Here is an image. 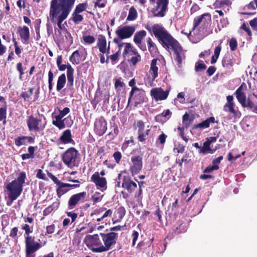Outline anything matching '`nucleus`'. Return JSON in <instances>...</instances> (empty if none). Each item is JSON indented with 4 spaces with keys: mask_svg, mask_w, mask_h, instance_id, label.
Segmentation results:
<instances>
[{
    "mask_svg": "<svg viewBox=\"0 0 257 257\" xmlns=\"http://www.w3.org/2000/svg\"><path fill=\"white\" fill-rule=\"evenodd\" d=\"M152 31L163 47L166 46L168 48L171 47L176 55L175 60L180 66L182 64V49L178 42L175 40L165 28L160 25L158 24L153 25L152 27Z\"/></svg>",
    "mask_w": 257,
    "mask_h": 257,
    "instance_id": "nucleus-1",
    "label": "nucleus"
},
{
    "mask_svg": "<svg viewBox=\"0 0 257 257\" xmlns=\"http://www.w3.org/2000/svg\"><path fill=\"white\" fill-rule=\"evenodd\" d=\"M26 178V173L21 172L18 174L16 179L8 183L6 186L8 192V200L6 203L8 206H11L13 202L21 194Z\"/></svg>",
    "mask_w": 257,
    "mask_h": 257,
    "instance_id": "nucleus-2",
    "label": "nucleus"
},
{
    "mask_svg": "<svg viewBox=\"0 0 257 257\" xmlns=\"http://www.w3.org/2000/svg\"><path fill=\"white\" fill-rule=\"evenodd\" d=\"M22 229L25 231L26 257H36V252L41 248L42 245L35 241V236L30 235L33 231V226L28 224L22 225Z\"/></svg>",
    "mask_w": 257,
    "mask_h": 257,
    "instance_id": "nucleus-3",
    "label": "nucleus"
},
{
    "mask_svg": "<svg viewBox=\"0 0 257 257\" xmlns=\"http://www.w3.org/2000/svg\"><path fill=\"white\" fill-rule=\"evenodd\" d=\"M75 0H52L50 16H68Z\"/></svg>",
    "mask_w": 257,
    "mask_h": 257,
    "instance_id": "nucleus-4",
    "label": "nucleus"
},
{
    "mask_svg": "<svg viewBox=\"0 0 257 257\" xmlns=\"http://www.w3.org/2000/svg\"><path fill=\"white\" fill-rule=\"evenodd\" d=\"M246 89L247 86L246 84L244 82H242L240 86L236 89L234 94L242 107L248 108L257 114V105H255L249 98L247 99L246 98L245 91Z\"/></svg>",
    "mask_w": 257,
    "mask_h": 257,
    "instance_id": "nucleus-5",
    "label": "nucleus"
},
{
    "mask_svg": "<svg viewBox=\"0 0 257 257\" xmlns=\"http://www.w3.org/2000/svg\"><path fill=\"white\" fill-rule=\"evenodd\" d=\"M62 160L70 168L77 167L80 161V154L75 148L71 147L63 153Z\"/></svg>",
    "mask_w": 257,
    "mask_h": 257,
    "instance_id": "nucleus-6",
    "label": "nucleus"
},
{
    "mask_svg": "<svg viewBox=\"0 0 257 257\" xmlns=\"http://www.w3.org/2000/svg\"><path fill=\"white\" fill-rule=\"evenodd\" d=\"M100 235L104 243V245L93 249V252H102L109 250L116 242L118 234L114 232L100 233Z\"/></svg>",
    "mask_w": 257,
    "mask_h": 257,
    "instance_id": "nucleus-7",
    "label": "nucleus"
},
{
    "mask_svg": "<svg viewBox=\"0 0 257 257\" xmlns=\"http://www.w3.org/2000/svg\"><path fill=\"white\" fill-rule=\"evenodd\" d=\"M122 56L127 62L133 66H135L141 61V56L137 50L133 47L131 43H126Z\"/></svg>",
    "mask_w": 257,
    "mask_h": 257,
    "instance_id": "nucleus-8",
    "label": "nucleus"
},
{
    "mask_svg": "<svg viewBox=\"0 0 257 257\" xmlns=\"http://www.w3.org/2000/svg\"><path fill=\"white\" fill-rule=\"evenodd\" d=\"M28 130L30 132H40L43 131L46 123H43L40 118L35 117L33 114L28 116L26 120Z\"/></svg>",
    "mask_w": 257,
    "mask_h": 257,
    "instance_id": "nucleus-9",
    "label": "nucleus"
},
{
    "mask_svg": "<svg viewBox=\"0 0 257 257\" xmlns=\"http://www.w3.org/2000/svg\"><path fill=\"white\" fill-rule=\"evenodd\" d=\"M132 99L134 100L135 106H137L139 104L145 102V94L144 90L138 88L133 87L129 94L128 99V105L130 104Z\"/></svg>",
    "mask_w": 257,
    "mask_h": 257,
    "instance_id": "nucleus-10",
    "label": "nucleus"
},
{
    "mask_svg": "<svg viewBox=\"0 0 257 257\" xmlns=\"http://www.w3.org/2000/svg\"><path fill=\"white\" fill-rule=\"evenodd\" d=\"M211 17H199L197 19H194L193 30L198 27V30L204 34L207 32L208 28L211 26Z\"/></svg>",
    "mask_w": 257,
    "mask_h": 257,
    "instance_id": "nucleus-11",
    "label": "nucleus"
},
{
    "mask_svg": "<svg viewBox=\"0 0 257 257\" xmlns=\"http://www.w3.org/2000/svg\"><path fill=\"white\" fill-rule=\"evenodd\" d=\"M86 192L85 191L72 195L68 202V209H74L79 203H83L85 201Z\"/></svg>",
    "mask_w": 257,
    "mask_h": 257,
    "instance_id": "nucleus-12",
    "label": "nucleus"
},
{
    "mask_svg": "<svg viewBox=\"0 0 257 257\" xmlns=\"http://www.w3.org/2000/svg\"><path fill=\"white\" fill-rule=\"evenodd\" d=\"M84 242L88 248L92 251L93 249H96L97 248L94 247V246L99 247L101 246V245H103L98 234L86 235L84 238Z\"/></svg>",
    "mask_w": 257,
    "mask_h": 257,
    "instance_id": "nucleus-13",
    "label": "nucleus"
},
{
    "mask_svg": "<svg viewBox=\"0 0 257 257\" xmlns=\"http://www.w3.org/2000/svg\"><path fill=\"white\" fill-rule=\"evenodd\" d=\"M107 128V122L104 117L101 116L95 119L94 124V131L96 135L102 136L105 133Z\"/></svg>",
    "mask_w": 257,
    "mask_h": 257,
    "instance_id": "nucleus-14",
    "label": "nucleus"
},
{
    "mask_svg": "<svg viewBox=\"0 0 257 257\" xmlns=\"http://www.w3.org/2000/svg\"><path fill=\"white\" fill-rule=\"evenodd\" d=\"M143 159L140 156H133L131 158L133 165L130 167V172L133 176L138 174L143 168Z\"/></svg>",
    "mask_w": 257,
    "mask_h": 257,
    "instance_id": "nucleus-15",
    "label": "nucleus"
},
{
    "mask_svg": "<svg viewBox=\"0 0 257 257\" xmlns=\"http://www.w3.org/2000/svg\"><path fill=\"white\" fill-rule=\"evenodd\" d=\"M135 31V28L134 26H123L117 29L115 33L117 37L124 39L130 38Z\"/></svg>",
    "mask_w": 257,
    "mask_h": 257,
    "instance_id": "nucleus-16",
    "label": "nucleus"
},
{
    "mask_svg": "<svg viewBox=\"0 0 257 257\" xmlns=\"http://www.w3.org/2000/svg\"><path fill=\"white\" fill-rule=\"evenodd\" d=\"M169 93V90L164 91L161 87L154 88L151 90V95L156 101L166 99Z\"/></svg>",
    "mask_w": 257,
    "mask_h": 257,
    "instance_id": "nucleus-17",
    "label": "nucleus"
},
{
    "mask_svg": "<svg viewBox=\"0 0 257 257\" xmlns=\"http://www.w3.org/2000/svg\"><path fill=\"white\" fill-rule=\"evenodd\" d=\"M121 187L127 190L129 193H133L137 188V184L128 176H124L122 178Z\"/></svg>",
    "mask_w": 257,
    "mask_h": 257,
    "instance_id": "nucleus-18",
    "label": "nucleus"
},
{
    "mask_svg": "<svg viewBox=\"0 0 257 257\" xmlns=\"http://www.w3.org/2000/svg\"><path fill=\"white\" fill-rule=\"evenodd\" d=\"M91 180L95 183L96 186L102 188V191L107 188V181L104 177H100L98 172H95L91 177Z\"/></svg>",
    "mask_w": 257,
    "mask_h": 257,
    "instance_id": "nucleus-19",
    "label": "nucleus"
},
{
    "mask_svg": "<svg viewBox=\"0 0 257 257\" xmlns=\"http://www.w3.org/2000/svg\"><path fill=\"white\" fill-rule=\"evenodd\" d=\"M109 43H110V42H109ZM97 46L98 47L99 51L100 53L103 54L107 53V54L109 53L110 45L108 44V46L107 48H106L107 42L105 36L103 35H98Z\"/></svg>",
    "mask_w": 257,
    "mask_h": 257,
    "instance_id": "nucleus-20",
    "label": "nucleus"
},
{
    "mask_svg": "<svg viewBox=\"0 0 257 257\" xmlns=\"http://www.w3.org/2000/svg\"><path fill=\"white\" fill-rule=\"evenodd\" d=\"M217 138L215 137H210L207 138L206 141L203 143V148L201 151L203 153H207L208 154H213L217 150V148L211 149L210 145L213 142L216 141Z\"/></svg>",
    "mask_w": 257,
    "mask_h": 257,
    "instance_id": "nucleus-21",
    "label": "nucleus"
},
{
    "mask_svg": "<svg viewBox=\"0 0 257 257\" xmlns=\"http://www.w3.org/2000/svg\"><path fill=\"white\" fill-rule=\"evenodd\" d=\"M18 33L24 44L27 45L29 43L30 31L27 26L19 27Z\"/></svg>",
    "mask_w": 257,
    "mask_h": 257,
    "instance_id": "nucleus-22",
    "label": "nucleus"
},
{
    "mask_svg": "<svg viewBox=\"0 0 257 257\" xmlns=\"http://www.w3.org/2000/svg\"><path fill=\"white\" fill-rule=\"evenodd\" d=\"M35 141V137L22 136L15 139V144L16 146L20 147L22 145H27L28 144H33Z\"/></svg>",
    "mask_w": 257,
    "mask_h": 257,
    "instance_id": "nucleus-23",
    "label": "nucleus"
},
{
    "mask_svg": "<svg viewBox=\"0 0 257 257\" xmlns=\"http://www.w3.org/2000/svg\"><path fill=\"white\" fill-rule=\"evenodd\" d=\"M59 140L60 141L64 144L71 143L72 144H75L74 141L72 139V134L70 130H66L64 131L60 137Z\"/></svg>",
    "mask_w": 257,
    "mask_h": 257,
    "instance_id": "nucleus-24",
    "label": "nucleus"
},
{
    "mask_svg": "<svg viewBox=\"0 0 257 257\" xmlns=\"http://www.w3.org/2000/svg\"><path fill=\"white\" fill-rule=\"evenodd\" d=\"M215 122V118L213 116H210L201 122L194 125L192 127V129L208 128L209 127L210 123H214Z\"/></svg>",
    "mask_w": 257,
    "mask_h": 257,
    "instance_id": "nucleus-25",
    "label": "nucleus"
},
{
    "mask_svg": "<svg viewBox=\"0 0 257 257\" xmlns=\"http://www.w3.org/2000/svg\"><path fill=\"white\" fill-rule=\"evenodd\" d=\"M223 110L232 113L234 118H239L241 116V112L234 109V104H225L223 106Z\"/></svg>",
    "mask_w": 257,
    "mask_h": 257,
    "instance_id": "nucleus-26",
    "label": "nucleus"
},
{
    "mask_svg": "<svg viewBox=\"0 0 257 257\" xmlns=\"http://www.w3.org/2000/svg\"><path fill=\"white\" fill-rule=\"evenodd\" d=\"M82 57V52L76 50L70 56L69 60L73 64H78L83 60Z\"/></svg>",
    "mask_w": 257,
    "mask_h": 257,
    "instance_id": "nucleus-27",
    "label": "nucleus"
},
{
    "mask_svg": "<svg viewBox=\"0 0 257 257\" xmlns=\"http://www.w3.org/2000/svg\"><path fill=\"white\" fill-rule=\"evenodd\" d=\"M235 63V60L230 54L224 55L222 60V65L224 68H229L232 67Z\"/></svg>",
    "mask_w": 257,
    "mask_h": 257,
    "instance_id": "nucleus-28",
    "label": "nucleus"
},
{
    "mask_svg": "<svg viewBox=\"0 0 257 257\" xmlns=\"http://www.w3.org/2000/svg\"><path fill=\"white\" fill-rule=\"evenodd\" d=\"M157 61L158 59H153L151 63L150 72L151 74L153 81L158 76V67L157 66Z\"/></svg>",
    "mask_w": 257,
    "mask_h": 257,
    "instance_id": "nucleus-29",
    "label": "nucleus"
},
{
    "mask_svg": "<svg viewBox=\"0 0 257 257\" xmlns=\"http://www.w3.org/2000/svg\"><path fill=\"white\" fill-rule=\"evenodd\" d=\"M54 117L55 119L53 120L52 124L60 130L64 128L65 127L64 123L65 119H62L63 117L59 114L55 115Z\"/></svg>",
    "mask_w": 257,
    "mask_h": 257,
    "instance_id": "nucleus-30",
    "label": "nucleus"
},
{
    "mask_svg": "<svg viewBox=\"0 0 257 257\" xmlns=\"http://www.w3.org/2000/svg\"><path fill=\"white\" fill-rule=\"evenodd\" d=\"M147 33L145 30H141L137 32L135 34L134 41L137 45H141L142 40L146 36Z\"/></svg>",
    "mask_w": 257,
    "mask_h": 257,
    "instance_id": "nucleus-31",
    "label": "nucleus"
},
{
    "mask_svg": "<svg viewBox=\"0 0 257 257\" xmlns=\"http://www.w3.org/2000/svg\"><path fill=\"white\" fill-rule=\"evenodd\" d=\"M60 205V202L56 201L53 202L51 205L46 208L43 211V215L46 216L50 214L53 211L57 210Z\"/></svg>",
    "mask_w": 257,
    "mask_h": 257,
    "instance_id": "nucleus-32",
    "label": "nucleus"
},
{
    "mask_svg": "<svg viewBox=\"0 0 257 257\" xmlns=\"http://www.w3.org/2000/svg\"><path fill=\"white\" fill-rule=\"evenodd\" d=\"M148 50L152 56H155L158 53V48L156 44L152 41L151 38L147 40Z\"/></svg>",
    "mask_w": 257,
    "mask_h": 257,
    "instance_id": "nucleus-33",
    "label": "nucleus"
},
{
    "mask_svg": "<svg viewBox=\"0 0 257 257\" xmlns=\"http://www.w3.org/2000/svg\"><path fill=\"white\" fill-rule=\"evenodd\" d=\"M231 2L229 0H216L214 4L215 7L222 8L226 7L228 11L231 9Z\"/></svg>",
    "mask_w": 257,
    "mask_h": 257,
    "instance_id": "nucleus-34",
    "label": "nucleus"
},
{
    "mask_svg": "<svg viewBox=\"0 0 257 257\" xmlns=\"http://www.w3.org/2000/svg\"><path fill=\"white\" fill-rule=\"evenodd\" d=\"M66 76L64 73L62 74L59 76L57 82L56 89L57 91H60L64 86L66 84Z\"/></svg>",
    "mask_w": 257,
    "mask_h": 257,
    "instance_id": "nucleus-35",
    "label": "nucleus"
},
{
    "mask_svg": "<svg viewBox=\"0 0 257 257\" xmlns=\"http://www.w3.org/2000/svg\"><path fill=\"white\" fill-rule=\"evenodd\" d=\"M34 93V88H29L28 90L23 91L20 97L24 99V101H29L32 98V96Z\"/></svg>",
    "mask_w": 257,
    "mask_h": 257,
    "instance_id": "nucleus-36",
    "label": "nucleus"
},
{
    "mask_svg": "<svg viewBox=\"0 0 257 257\" xmlns=\"http://www.w3.org/2000/svg\"><path fill=\"white\" fill-rule=\"evenodd\" d=\"M29 153L23 154L21 155L23 160H25L28 159H33L35 156V148L33 146H29L28 148Z\"/></svg>",
    "mask_w": 257,
    "mask_h": 257,
    "instance_id": "nucleus-37",
    "label": "nucleus"
},
{
    "mask_svg": "<svg viewBox=\"0 0 257 257\" xmlns=\"http://www.w3.org/2000/svg\"><path fill=\"white\" fill-rule=\"evenodd\" d=\"M87 7V5L84 3L79 4L75 8V10L72 15V16H82L79 14L85 11Z\"/></svg>",
    "mask_w": 257,
    "mask_h": 257,
    "instance_id": "nucleus-38",
    "label": "nucleus"
},
{
    "mask_svg": "<svg viewBox=\"0 0 257 257\" xmlns=\"http://www.w3.org/2000/svg\"><path fill=\"white\" fill-rule=\"evenodd\" d=\"M47 18L48 21H51L55 24L56 22H57V24L59 28L61 30L63 29L62 23L67 17H50V19L49 17Z\"/></svg>",
    "mask_w": 257,
    "mask_h": 257,
    "instance_id": "nucleus-39",
    "label": "nucleus"
},
{
    "mask_svg": "<svg viewBox=\"0 0 257 257\" xmlns=\"http://www.w3.org/2000/svg\"><path fill=\"white\" fill-rule=\"evenodd\" d=\"M150 131V129H147L146 131H144V132H142L141 133H138V141L140 142H145L147 139L148 136L149 135Z\"/></svg>",
    "mask_w": 257,
    "mask_h": 257,
    "instance_id": "nucleus-40",
    "label": "nucleus"
},
{
    "mask_svg": "<svg viewBox=\"0 0 257 257\" xmlns=\"http://www.w3.org/2000/svg\"><path fill=\"white\" fill-rule=\"evenodd\" d=\"M138 183L139 185V191L137 192L135 194V198H137L139 199H142L143 189L142 187L144 184L145 183V181H138L137 179L135 180Z\"/></svg>",
    "mask_w": 257,
    "mask_h": 257,
    "instance_id": "nucleus-41",
    "label": "nucleus"
},
{
    "mask_svg": "<svg viewBox=\"0 0 257 257\" xmlns=\"http://www.w3.org/2000/svg\"><path fill=\"white\" fill-rule=\"evenodd\" d=\"M119 50L115 52L114 54L110 56H107L106 59V63H108L109 59L111 60V63L112 65L115 64L118 59Z\"/></svg>",
    "mask_w": 257,
    "mask_h": 257,
    "instance_id": "nucleus-42",
    "label": "nucleus"
},
{
    "mask_svg": "<svg viewBox=\"0 0 257 257\" xmlns=\"http://www.w3.org/2000/svg\"><path fill=\"white\" fill-rule=\"evenodd\" d=\"M103 196V195H100V193L95 192L94 194L92 195L91 200L93 202V204H95L96 203L101 201Z\"/></svg>",
    "mask_w": 257,
    "mask_h": 257,
    "instance_id": "nucleus-43",
    "label": "nucleus"
},
{
    "mask_svg": "<svg viewBox=\"0 0 257 257\" xmlns=\"http://www.w3.org/2000/svg\"><path fill=\"white\" fill-rule=\"evenodd\" d=\"M17 70L19 72V79L22 80V76L25 74L24 71L26 69V67L23 66L22 62H19L16 65Z\"/></svg>",
    "mask_w": 257,
    "mask_h": 257,
    "instance_id": "nucleus-44",
    "label": "nucleus"
},
{
    "mask_svg": "<svg viewBox=\"0 0 257 257\" xmlns=\"http://www.w3.org/2000/svg\"><path fill=\"white\" fill-rule=\"evenodd\" d=\"M112 127H113V130L106 135L110 140L115 138L118 133V129L116 125L114 124Z\"/></svg>",
    "mask_w": 257,
    "mask_h": 257,
    "instance_id": "nucleus-45",
    "label": "nucleus"
},
{
    "mask_svg": "<svg viewBox=\"0 0 257 257\" xmlns=\"http://www.w3.org/2000/svg\"><path fill=\"white\" fill-rule=\"evenodd\" d=\"M66 188V187H62L61 185H58V187L56 190L57 195L59 198H60L63 195L68 192L70 189Z\"/></svg>",
    "mask_w": 257,
    "mask_h": 257,
    "instance_id": "nucleus-46",
    "label": "nucleus"
},
{
    "mask_svg": "<svg viewBox=\"0 0 257 257\" xmlns=\"http://www.w3.org/2000/svg\"><path fill=\"white\" fill-rule=\"evenodd\" d=\"M7 102H5V105L0 108V121L7 118Z\"/></svg>",
    "mask_w": 257,
    "mask_h": 257,
    "instance_id": "nucleus-47",
    "label": "nucleus"
},
{
    "mask_svg": "<svg viewBox=\"0 0 257 257\" xmlns=\"http://www.w3.org/2000/svg\"><path fill=\"white\" fill-rule=\"evenodd\" d=\"M74 70L73 68L71 66H70L69 68H68V70H67V77L68 82L74 81Z\"/></svg>",
    "mask_w": 257,
    "mask_h": 257,
    "instance_id": "nucleus-48",
    "label": "nucleus"
},
{
    "mask_svg": "<svg viewBox=\"0 0 257 257\" xmlns=\"http://www.w3.org/2000/svg\"><path fill=\"white\" fill-rule=\"evenodd\" d=\"M134 125H136L138 128V134L145 131V123L142 120H138Z\"/></svg>",
    "mask_w": 257,
    "mask_h": 257,
    "instance_id": "nucleus-49",
    "label": "nucleus"
},
{
    "mask_svg": "<svg viewBox=\"0 0 257 257\" xmlns=\"http://www.w3.org/2000/svg\"><path fill=\"white\" fill-rule=\"evenodd\" d=\"M83 40L84 44H91L95 42L94 37L90 35L83 36Z\"/></svg>",
    "mask_w": 257,
    "mask_h": 257,
    "instance_id": "nucleus-50",
    "label": "nucleus"
},
{
    "mask_svg": "<svg viewBox=\"0 0 257 257\" xmlns=\"http://www.w3.org/2000/svg\"><path fill=\"white\" fill-rule=\"evenodd\" d=\"M54 78V75L53 72L50 70L48 72V84H49V90L51 91L53 88V80Z\"/></svg>",
    "mask_w": 257,
    "mask_h": 257,
    "instance_id": "nucleus-51",
    "label": "nucleus"
},
{
    "mask_svg": "<svg viewBox=\"0 0 257 257\" xmlns=\"http://www.w3.org/2000/svg\"><path fill=\"white\" fill-rule=\"evenodd\" d=\"M47 175L58 186L59 185H62L63 184V182H61L58 179V178L56 177L53 175L51 173L47 172Z\"/></svg>",
    "mask_w": 257,
    "mask_h": 257,
    "instance_id": "nucleus-52",
    "label": "nucleus"
},
{
    "mask_svg": "<svg viewBox=\"0 0 257 257\" xmlns=\"http://www.w3.org/2000/svg\"><path fill=\"white\" fill-rule=\"evenodd\" d=\"M240 29L244 30L247 34V35L251 38L252 36V33L249 27L245 23H243L240 27Z\"/></svg>",
    "mask_w": 257,
    "mask_h": 257,
    "instance_id": "nucleus-53",
    "label": "nucleus"
},
{
    "mask_svg": "<svg viewBox=\"0 0 257 257\" xmlns=\"http://www.w3.org/2000/svg\"><path fill=\"white\" fill-rule=\"evenodd\" d=\"M219 168V167L218 165L209 166L203 170V173H210V172H212L214 170H217Z\"/></svg>",
    "mask_w": 257,
    "mask_h": 257,
    "instance_id": "nucleus-54",
    "label": "nucleus"
},
{
    "mask_svg": "<svg viewBox=\"0 0 257 257\" xmlns=\"http://www.w3.org/2000/svg\"><path fill=\"white\" fill-rule=\"evenodd\" d=\"M36 177L39 179H41L45 181L48 180V178L46 177L45 174L43 172L41 169L37 170Z\"/></svg>",
    "mask_w": 257,
    "mask_h": 257,
    "instance_id": "nucleus-55",
    "label": "nucleus"
},
{
    "mask_svg": "<svg viewBox=\"0 0 257 257\" xmlns=\"http://www.w3.org/2000/svg\"><path fill=\"white\" fill-rule=\"evenodd\" d=\"M64 31L66 39L69 42L70 45H71L73 43V38L70 33L65 28L64 29Z\"/></svg>",
    "mask_w": 257,
    "mask_h": 257,
    "instance_id": "nucleus-56",
    "label": "nucleus"
},
{
    "mask_svg": "<svg viewBox=\"0 0 257 257\" xmlns=\"http://www.w3.org/2000/svg\"><path fill=\"white\" fill-rule=\"evenodd\" d=\"M229 46L231 51H234L237 47V43L235 39L232 38L229 42Z\"/></svg>",
    "mask_w": 257,
    "mask_h": 257,
    "instance_id": "nucleus-57",
    "label": "nucleus"
},
{
    "mask_svg": "<svg viewBox=\"0 0 257 257\" xmlns=\"http://www.w3.org/2000/svg\"><path fill=\"white\" fill-rule=\"evenodd\" d=\"M113 157L114 158L116 163L118 164L122 158V155L120 152L116 151L113 153Z\"/></svg>",
    "mask_w": 257,
    "mask_h": 257,
    "instance_id": "nucleus-58",
    "label": "nucleus"
},
{
    "mask_svg": "<svg viewBox=\"0 0 257 257\" xmlns=\"http://www.w3.org/2000/svg\"><path fill=\"white\" fill-rule=\"evenodd\" d=\"M18 228L14 227L11 229L10 233V236L13 238H16L18 237Z\"/></svg>",
    "mask_w": 257,
    "mask_h": 257,
    "instance_id": "nucleus-59",
    "label": "nucleus"
},
{
    "mask_svg": "<svg viewBox=\"0 0 257 257\" xmlns=\"http://www.w3.org/2000/svg\"><path fill=\"white\" fill-rule=\"evenodd\" d=\"M121 40H122V39H120V38L117 37V38H114L113 40V42L117 45V46L119 48L118 50H119V51L120 50V49L122 48L123 45H125V44L126 43H122L121 42Z\"/></svg>",
    "mask_w": 257,
    "mask_h": 257,
    "instance_id": "nucleus-60",
    "label": "nucleus"
},
{
    "mask_svg": "<svg viewBox=\"0 0 257 257\" xmlns=\"http://www.w3.org/2000/svg\"><path fill=\"white\" fill-rule=\"evenodd\" d=\"M117 214H118V217L121 219L125 214V209L124 207L120 206L117 209Z\"/></svg>",
    "mask_w": 257,
    "mask_h": 257,
    "instance_id": "nucleus-61",
    "label": "nucleus"
},
{
    "mask_svg": "<svg viewBox=\"0 0 257 257\" xmlns=\"http://www.w3.org/2000/svg\"><path fill=\"white\" fill-rule=\"evenodd\" d=\"M249 25L253 30L257 31V17H254V19L250 21Z\"/></svg>",
    "mask_w": 257,
    "mask_h": 257,
    "instance_id": "nucleus-62",
    "label": "nucleus"
},
{
    "mask_svg": "<svg viewBox=\"0 0 257 257\" xmlns=\"http://www.w3.org/2000/svg\"><path fill=\"white\" fill-rule=\"evenodd\" d=\"M206 68V65L202 63H196L195 64L196 71L205 70Z\"/></svg>",
    "mask_w": 257,
    "mask_h": 257,
    "instance_id": "nucleus-63",
    "label": "nucleus"
},
{
    "mask_svg": "<svg viewBox=\"0 0 257 257\" xmlns=\"http://www.w3.org/2000/svg\"><path fill=\"white\" fill-rule=\"evenodd\" d=\"M167 138V136L165 134L162 133L159 136L157 141H159L160 144L164 145L166 142Z\"/></svg>",
    "mask_w": 257,
    "mask_h": 257,
    "instance_id": "nucleus-64",
    "label": "nucleus"
}]
</instances>
